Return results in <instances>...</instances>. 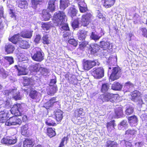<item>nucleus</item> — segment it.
<instances>
[{
	"instance_id": "f257e3e1",
	"label": "nucleus",
	"mask_w": 147,
	"mask_h": 147,
	"mask_svg": "<svg viewBox=\"0 0 147 147\" xmlns=\"http://www.w3.org/2000/svg\"><path fill=\"white\" fill-rule=\"evenodd\" d=\"M4 109L0 110V123H5V125L7 126L20 125L22 122L21 118L17 116L21 115V105L20 104L14 105L11 109V113L16 116L10 117L6 121L7 112L5 111Z\"/></svg>"
},
{
	"instance_id": "f03ea898",
	"label": "nucleus",
	"mask_w": 147,
	"mask_h": 147,
	"mask_svg": "<svg viewBox=\"0 0 147 147\" xmlns=\"http://www.w3.org/2000/svg\"><path fill=\"white\" fill-rule=\"evenodd\" d=\"M66 16L63 12L58 11L55 12L54 14L53 20L55 25L56 26H61L62 30H69V28L68 24H63Z\"/></svg>"
},
{
	"instance_id": "7ed1b4c3",
	"label": "nucleus",
	"mask_w": 147,
	"mask_h": 147,
	"mask_svg": "<svg viewBox=\"0 0 147 147\" xmlns=\"http://www.w3.org/2000/svg\"><path fill=\"white\" fill-rule=\"evenodd\" d=\"M44 54L40 48L36 47L32 49L31 57L34 61L41 62L44 59Z\"/></svg>"
},
{
	"instance_id": "20e7f679",
	"label": "nucleus",
	"mask_w": 147,
	"mask_h": 147,
	"mask_svg": "<svg viewBox=\"0 0 147 147\" xmlns=\"http://www.w3.org/2000/svg\"><path fill=\"white\" fill-rule=\"evenodd\" d=\"M112 69L111 74L110 77V79L112 81H114L118 79L121 75V69L118 67H114L109 68L108 73L110 71L111 69Z\"/></svg>"
},
{
	"instance_id": "39448f33",
	"label": "nucleus",
	"mask_w": 147,
	"mask_h": 147,
	"mask_svg": "<svg viewBox=\"0 0 147 147\" xmlns=\"http://www.w3.org/2000/svg\"><path fill=\"white\" fill-rule=\"evenodd\" d=\"M97 60H85L83 63V68L84 70L88 71L96 65H98Z\"/></svg>"
},
{
	"instance_id": "423d86ee",
	"label": "nucleus",
	"mask_w": 147,
	"mask_h": 147,
	"mask_svg": "<svg viewBox=\"0 0 147 147\" xmlns=\"http://www.w3.org/2000/svg\"><path fill=\"white\" fill-rule=\"evenodd\" d=\"M114 95L112 94L107 93L101 95L100 97L103 101H109L111 102H114L115 98Z\"/></svg>"
},
{
	"instance_id": "0eeeda50",
	"label": "nucleus",
	"mask_w": 147,
	"mask_h": 147,
	"mask_svg": "<svg viewBox=\"0 0 147 147\" xmlns=\"http://www.w3.org/2000/svg\"><path fill=\"white\" fill-rule=\"evenodd\" d=\"M14 67L18 71V76L26 75L28 73V69L27 68V67L25 65L20 66L16 65Z\"/></svg>"
},
{
	"instance_id": "6e6552de",
	"label": "nucleus",
	"mask_w": 147,
	"mask_h": 147,
	"mask_svg": "<svg viewBox=\"0 0 147 147\" xmlns=\"http://www.w3.org/2000/svg\"><path fill=\"white\" fill-rule=\"evenodd\" d=\"M92 18V15L90 13H87L85 15H83L81 21L82 25L84 26H86L88 25Z\"/></svg>"
},
{
	"instance_id": "1a4fd4ad",
	"label": "nucleus",
	"mask_w": 147,
	"mask_h": 147,
	"mask_svg": "<svg viewBox=\"0 0 147 147\" xmlns=\"http://www.w3.org/2000/svg\"><path fill=\"white\" fill-rule=\"evenodd\" d=\"M93 74L94 77L97 79L103 77L104 76V71L102 68L99 67L94 71Z\"/></svg>"
},
{
	"instance_id": "9d476101",
	"label": "nucleus",
	"mask_w": 147,
	"mask_h": 147,
	"mask_svg": "<svg viewBox=\"0 0 147 147\" xmlns=\"http://www.w3.org/2000/svg\"><path fill=\"white\" fill-rule=\"evenodd\" d=\"M87 32L84 30L80 31L78 34V42H80L82 41H84L87 35Z\"/></svg>"
},
{
	"instance_id": "9b49d317",
	"label": "nucleus",
	"mask_w": 147,
	"mask_h": 147,
	"mask_svg": "<svg viewBox=\"0 0 147 147\" xmlns=\"http://www.w3.org/2000/svg\"><path fill=\"white\" fill-rule=\"evenodd\" d=\"M12 93L11 97L16 100H20L21 97L18 91L16 88L13 89V90L11 92Z\"/></svg>"
},
{
	"instance_id": "f8f14e48",
	"label": "nucleus",
	"mask_w": 147,
	"mask_h": 147,
	"mask_svg": "<svg viewBox=\"0 0 147 147\" xmlns=\"http://www.w3.org/2000/svg\"><path fill=\"white\" fill-rule=\"evenodd\" d=\"M41 67V65L39 63H37L30 65L29 70L31 72L37 73L39 71Z\"/></svg>"
},
{
	"instance_id": "ddd939ff",
	"label": "nucleus",
	"mask_w": 147,
	"mask_h": 147,
	"mask_svg": "<svg viewBox=\"0 0 147 147\" xmlns=\"http://www.w3.org/2000/svg\"><path fill=\"white\" fill-rule=\"evenodd\" d=\"M5 51L7 53H12L14 51L15 48L14 46L11 43H7L5 47Z\"/></svg>"
},
{
	"instance_id": "4468645a",
	"label": "nucleus",
	"mask_w": 147,
	"mask_h": 147,
	"mask_svg": "<svg viewBox=\"0 0 147 147\" xmlns=\"http://www.w3.org/2000/svg\"><path fill=\"white\" fill-rule=\"evenodd\" d=\"M30 82V79L27 77H24V78L23 84L24 86H27L26 88H27L24 89L25 91L28 92L31 90V87L29 85Z\"/></svg>"
},
{
	"instance_id": "2eb2a0df",
	"label": "nucleus",
	"mask_w": 147,
	"mask_h": 147,
	"mask_svg": "<svg viewBox=\"0 0 147 147\" xmlns=\"http://www.w3.org/2000/svg\"><path fill=\"white\" fill-rule=\"evenodd\" d=\"M16 2L19 7L22 9H26L27 8L28 3L26 1L18 0Z\"/></svg>"
},
{
	"instance_id": "dca6fc26",
	"label": "nucleus",
	"mask_w": 147,
	"mask_h": 147,
	"mask_svg": "<svg viewBox=\"0 0 147 147\" xmlns=\"http://www.w3.org/2000/svg\"><path fill=\"white\" fill-rule=\"evenodd\" d=\"M32 35V32L30 31L24 30L20 33V36L24 38H30Z\"/></svg>"
},
{
	"instance_id": "f3484780",
	"label": "nucleus",
	"mask_w": 147,
	"mask_h": 147,
	"mask_svg": "<svg viewBox=\"0 0 147 147\" xmlns=\"http://www.w3.org/2000/svg\"><path fill=\"white\" fill-rule=\"evenodd\" d=\"M56 0H50L48 3L47 9L53 12L55 10V8L57 3Z\"/></svg>"
},
{
	"instance_id": "a211bd4d",
	"label": "nucleus",
	"mask_w": 147,
	"mask_h": 147,
	"mask_svg": "<svg viewBox=\"0 0 147 147\" xmlns=\"http://www.w3.org/2000/svg\"><path fill=\"white\" fill-rule=\"evenodd\" d=\"M122 107L116 108L115 109V113L117 118H120L124 116L123 111Z\"/></svg>"
},
{
	"instance_id": "6ab92c4d",
	"label": "nucleus",
	"mask_w": 147,
	"mask_h": 147,
	"mask_svg": "<svg viewBox=\"0 0 147 147\" xmlns=\"http://www.w3.org/2000/svg\"><path fill=\"white\" fill-rule=\"evenodd\" d=\"M134 88V85L130 82L125 83L124 87V90L125 92L131 91Z\"/></svg>"
},
{
	"instance_id": "aec40b11",
	"label": "nucleus",
	"mask_w": 147,
	"mask_h": 147,
	"mask_svg": "<svg viewBox=\"0 0 147 147\" xmlns=\"http://www.w3.org/2000/svg\"><path fill=\"white\" fill-rule=\"evenodd\" d=\"M90 47L91 49V53L92 54H94L97 52L100 49V46L97 44H92Z\"/></svg>"
},
{
	"instance_id": "412c9836",
	"label": "nucleus",
	"mask_w": 147,
	"mask_h": 147,
	"mask_svg": "<svg viewBox=\"0 0 147 147\" xmlns=\"http://www.w3.org/2000/svg\"><path fill=\"white\" fill-rule=\"evenodd\" d=\"M60 2V7L61 9H65L70 4L69 0H61Z\"/></svg>"
},
{
	"instance_id": "4be33fe9",
	"label": "nucleus",
	"mask_w": 147,
	"mask_h": 147,
	"mask_svg": "<svg viewBox=\"0 0 147 147\" xmlns=\"http://www.w3.org/2000/svg\"><path fill=\"white\" fill-rule=\"evenodd\" d=\"M10 100L7 99L6 97H4V100H3V102L0 105L1 108L3 107L7 108L10 107Z\"/></svg>"
},
{
	"instance_id": "5701e85b",
	"label": "nucleus",
	"mask_w": 147,
	"mask_h": 147,
	"mask_svg": "<svg viewBox=\"0 0 147 147\" xmlns=\"http://www.w3.org/2000/svg\"><path fill=\"white\" fill-rule=\"evenodd\" d=\"M117 58L115 56L111 55L107 61V62L109 65H114L116 64Z\"/></svg>"
},
{
	"instance_id": "b1692460",
	"label": "nucleus",
	"mask_w": 147,
	"mask_h": 147,
	"mask_svg": "<svg viewBox=\"0 0 147 147\" xmlns=\"http://www.w3.org/2000/svg\"><path fill=\"white\" fill-rule=\"evenodd\" d=\"M56 102L55 98H53L45 104L44 107L47 109H49Z\"/></svg>"
},
{
	"instance_id": "393cba45",
	"label": "nucleus",
	"mask_w": 147,
	"mask_h": 147,
	"mask_svg": "<svg viewBox=\"0 0 147 147\" xmlns=\"http://www.w3.org/2000/svg\"><path fill=\"white\" fill-rule=\"evenodd\" d=\"M63 112L60 110H58L55 113L56 120L58 121H61L63 117Z\"/></svg>"
},
{
	"instance_id": "a878e982",
	"label": "nucleus",
	"mask_w": 147,
	"mask_h": 147,
	"mask_svg": "<svg viewBox=\"0 0 147 147\" xmlns=\"http://www.w3.org/2000/svg\"><path fill=\"white\" fill-rule=\"evenodd\" d=\"M20 47L23 49H27L30 47L28 42L25 40L20 41L19 42Z\"/></svg>"
},
{
	"instance_id": "bb28decb",
	"label": "nucleus",
	"mask_w": 147,
	"mask_h": 147,
	"mask_svg": "<svg viewBox=\"0 0 147 147\" xmlns=\"http://www.w3.org/2000/svg\"><path fill=\"white\" fill-rule=\"evenodd\" d=\"M110 45V43L108 41H102L100 42V47L103 48L104 50L109 49Z\"/></svg>"
},
{
	"instance_id": "cd10ccee",
	"label": "nucleus",
	"mask_w": 147,
	"mask_h": 147,
	"mask_svg": "<svg viewBox=\"0 0 147 147\" xmlns=\"http://www.w3.org/2000/svg\"><path fill=\"white\" fill-rule=\"evenodd\" d=\"M42 18L45 21H47L51 17V15L47 10H43L42 11Z\"/></svg>"
},
{
	"instance_id": "c85d7f7f",
	"label": "nucleus",
	"mask_w": 147,
	"mask_h": 147,
	"mask_svg": "<svg viewBox=\"0 0 147 147\" xmlns=\"http://www.w3.org/2000/svg\"><path fill=\"white\" fill-rule=\"evenodd\" d=\"M115 2V0H105L103 5L106 8L111 7Z\"/></svg>"
},
{
	"instance_id": "c756f323",
	"label": "nucleus",
	"mask_w": 147,
	"mask_h": 147,
	"mask_svg": "<svg viewBox=\"0 0 147 147\" xmlns=\"http://www.w3.org/2000/svg\"><path fill=\"white\" fill-rule=\"evenodd\" d=\"M122 87V86L117 82H114L112 85V89L114 90H120Z\"/></svg>"
},
{
	"instance_id": "7c9ffc66",
	"label": "nucleus",
	"mask_w": 147,
	"mask_h": 147,
	"mask_svg": "<svg viewBox=\"0 0 147 147\" xmlns=\"http://www.w3.org/2000/svg\"><path fill=\"white\" fill-rule=\"evenodd\" d=\"M77 10L74 7H70L68 11V14L71 17L73 18V17L76 16Z\"/></svg>"
},
{
	"instance_id": "2f4dec72",
	"label": "nucleus",
	"mask_w": 147,
	"mask_h": 147,
	"mask_svg": "<svg viewBox=\"0 0 147 147\" xmlns=\"http://www.w3.org/2000/svg\"><path fill=\"white\" fill-rule=\"evenodd\" d=\"M115 121L113 120L107 123V128L109 131L111 132L112 130L114 128V126H116Z\"/></svg>"
},
{
	"instance_id": "473e14b6",
	"label": "nucleus",
	"mask_w": 147,
	"mask_h": 147,
	"mask_svg": "<svg viewBox=\"0 0 147 147\" xmlns=\"http://www.w3.org/2000/svg\"><path fill=\"white\" fill-rule=\"evenodd\" d=\"M90 38L96 42L99 39L100 36H99V34L98 33L96 32L95 31L91 33Z\"/></svg>"
},
{
	"instance_id": "72a5a7b5",
	"label": "nucleus",
	"mask_w": 147,
	"mask_h": 147,
	"mask_svg": "<svg viewBox=\"0 0 147 147\" xmlns=\"http://www.w3.org/2000/svg\"><path fill=\"white\" fill-rule=\"evenodd\" d=\"M34 144L31 140L27 139L24 142V147H32Z\"/></svg>"
},
{
	"instance_id": "f704fd0d",
	"label": "nucleus",
	"mask_w": 147,
	"mask_h": 147,
	"mask_svg": "<svg viewBox=\"0 0 147 147\" xmlns=\"http://www.w3.org/2000/svg\"><path fill=\"white\" fill-rule=\"evenodd\" d=\"M13 90L12 89L9 90H5L3 92H0V94L2 96L0 98H2L3 97H6L5 96H10V97H11L12 93H11V92Z\"/></svg>"
},
{
	"instance_id": "c9c22d12",
	"label": "nucleus",
	"mask_w": 147,
	"mask_h": 147,
	"mask_svg": "<svg viewBox=\"0 0 147 147\" xmlns=\"http://www.w3.org/2000/svg\"><path fill=\"white\" fill-rule=\"evenodd\" d=\"M20 37L19 34H16L9 39V40L13 43L16 44L18 41L20 40Z\"/></svg>"
},
{
	"instance_id": "e433bc0d",
	"label": "nucleus",
	"mask_w": 147,
	"mask_h": 147,
	"mask_svg": "<svg viewBox=\"0 0 147 147\" xmlns=\"http://www.w3.org/2000/svg\"><path fill=\"white\" fill-rule=\"evenodd\" d=\"M136 133V131L135 130L129 129L126 131L125 135V137L129 138L134 135Z\"/></svg>"
},
{
	"instance_id": "4c0bfd02",
	"label": "nucleus",
	"mask_w": 147,
	"mask_h": 147,
	"mask_svg": "<svg viewBox=\"0 0 147 147\" xmlns=\"http://www.w3.org/2000/svg\"><path fill=\"white\" fill-rule=\"evenodd\" d=\"M57 90V87L56 86H51L47 91L48 94L53 95Z\"/></svg>"
},
{
	"instance_id": "58836bf2",
	"label": "nucleus",
	"mask_w": 147,
	"mask_h": 147,
	"mask_svg": "<svg viewBox=\"0 0 147 147\" xmlns=\"http://www.w3.org/2000/svg\"><path fill=\"white\" fill-rule=\"evenodd\" d=\"M140 93L138 91L135 90L134 91L131 95L132 96V100L135 101L137 100L139 96H140Z\"/></svg>"
},
{
	"instance_id": "ea45409f",
	"label": "nucleus",
	"mask_w": 147,
	"mask_h": 147,
	"mask_svg": "<svg viewBox=\"0 0 147 147\" xmlns=\"http://www.w3.org/2000/svg\"><path fill=\"white\" fill-rule=\"evenodd\" d=\"M53 118L52 117H50L46 119L45 123L46 124L48 125L54 126L56 125V123L53 120Z\"/></svg>"
},
{
	"instance_id": "a19ab883",
	"label": "nucleus",
	"mask_w": 147,
	"mask_h": 147,
	"mask_svg": "<svg viewBox=\"0 0 147 147\" xmlns=\"http://www.w3.org/2000/svg\"><path fill=\"white\" fill-rule=\"evenodd\" d=\"M30 96L31 98L33 99H35L37 98L38 93L36 90H30Z\"/></svg>"
},
{
	"instance_id": "79ce46f5",
	"label": "nucleus",
	"mask_w": 147,
	"mask_h": 147,
	"mask_svg": "<svg viewBox=\"0 0 147 147\" xmlns=\"http://www.w3.org/2000/svg\"><path fill=\"white\" fill-rule=\"evenodd\" d=\"M117 144L116 142L108 141L107 142L106 147H117Z\"/></svg>"
},
{
	"instance_id": "37998d69",
	"label": "nucleus",
	"mask_w": 147,
	"mask_h": 147,
	"mask_svg": "<svg viewBox=\"0 0 147 147\" xmlns=\"http://www.w3.org/2000/svg\"><path fill=\"white\" fill-rule=\"evenodd\" d=\"M47 134L48 135L50 138H52L56 135L55 131L51 128L47 129Z\"/></svg>"
},
{
	"instance_id": "c03bdc74",
	"label": "nucleus",
	"mask_w": 147,
	"mask_h": 147,
	"mask_svg": "<svg viewBox=\"0 0 147 147\" xmlns=\"http://www.w3.org/2000/svg\"><path fill=\"white\" fill-rule=\"evenodd\" d=\"M39 72L44 76H47L49 73L48 69L41 66L40 68Z\"/></svg>"
},
{
	"instance_id": "a18cd8bd",
	"label": "nucleus",
	"mask_w": 147,
	"mask_h": 147,
	"mask_svg": "<svg viewBox=\"0 0 147 147\" xmlns=\"http://www.w3.org/2000/svg\"><path fill=\"white\" fill-rule=\"evenodd\" d=\"M52 24L50 23H42V27L44 30H48L52 26Z\"/></svg>"
},
{
	"instance_id": "49530a36",
	"label": "nucleus",
	"mask_w": 147,
	"mask_h": 147,
	"mask_svg": "<svg viewBox=\"0 0 147 147\" xmlns=\"http://www.w3.org/2000/svg\"><path fill=\"white\" fill-rule=\"evenodd\" d=\"M134 111V108L130 106H127L126 107L125 113L127 115H130Z\"/></svg>"
},
{
	"instance_id": "de8ad7c7",
	"label": "nucleus",
	"mask_w": 147,
	"mask_h": 147,
	"mask_svg": "<svg viewBox=\"0 0 147 147\" xmlns=\"http://www.w3.org/2000/svg\"><path fill=\"white\" fill-rule=\"evenodd\" d=\"M109 87L110 86L109 84L107 83L104 84L102 85L101 91L102 92H105L108 90Z\"/></svg>"
},
{
	"instance_id": "09e8293b",
	"label": "nucleus",
	"mask_w": 147,
	"mask_h": 147,
	"mask_svg": "<svg viewBox=\"0 0 147 147\" xmlns=\"http://www.w3.org/2000/svg\"><path fill=\"white\" fill-rule=\"evenodd\" d=\"M42 42L45 44L48 45L50 43V40L48 39V35H44L42 37Z\"/></svg>"
},
{
	"instance_id": "8fccbe9b",
	"label": "nucleus",
	"mask_w": 147,
	"mask_h": 147,
	"mask_svg": "<svg viewBox=\"0 0 147 147\" xmlns=\"http://www.w3.org/2000/svg\"><path fill=\"white\" fill-rule=\"evenodd\" d=\"M127 121L126 120H123L118 125V128L119 129L121 130L126 126Z\"/></svg>"
},
{
	"instance_id": "3c124183",
	"label": "nucleus",
	"mask_w": 147,
	"mask_h": 147,
	"mask_svg": "<svg viewBox=\"0 0 147 147\" xmlns=\"http://www.w3.org/2000/svg\"><path fill=\"white\" fill-rule=\"evenodd\" d=\"M140 32L141 34L144 37H147V30L144 27L140 28Z\"/></svg>"
},
{
	"instance_id": "603ef678",
	"label": "nucleus",
	"mask_w": 147,
	"mask_h": 147,
	"mask_svg": "<svg viewBox=\"0 0 147 147\" xmlns=\"http://www.w3.org/2000/svg\"><path fill=\"white\" fill-rule=\"evenodd\" d=\"M7 72L4 69L2 68L0 70V75L4 78H5L8 76Z\"/></svg>"
},
{
	"instance_id": "864d4df0",
	"label": "nucleus",
	"mask_w": 147,
	"mask_h": 147,
	"mask_svg": "<svg viewBox=\"0 0 147 147\" xmlns=\"http://www.w3.org/2000/svg\"><path fill=\"white\" fill-rule=\"evenodd\" d=\"M28 128V126L27 125H25L22 127V133L23 135H26L27 133Z\"/></svg>"
},
{
	"instance_id": "5fc2aeb1",
	"label": "nucleus",
	"mask_w": 147,
	"mask_h": 147,
	"mask_svg": "<svg viewBox=\"0 0 147 147\" xmlns=\"http://www.w3.org/2000/svg\"><path fill=\"white\" fill-rule=\"evenodd\" d=\"M79 25V21L78 19L75 20L72 23V26L74 29L78 28Z\"/></svg>"
},
{
	"instance_id": "6e6d98bb",
	"label": "nucleus",
	"mask_w": 147,
	"mask_h": 147,
	"mask_svg": "<svg viewBox=\"0 0 147 147\" xmlns=\"http://www.w3.org/2000/svg\"><path fill=\"white\" fill-rule=\"evenodd\" d=\"M4 59L8 61L9 65H11L14 63L13 59L12 57H5Z\"/></svg>"
},
{
	"instance_id": "4d7b16f0",
	"label": "nucleus",
	"mask_w": 147,
	"mask_h": 147,
	"mask_svg": "<svg viewBox=\"0 0 147 147\" xmlns=\"http://www.w3.org/2000/svg\"><path fill=\"white\" fill-rule=\"evenodd\" d=\"M8 140V144H14L16 143L17 141V139L16 138H13L10 137H9Z\"/></svg>"
},
{
	"instance_id": "13d9d810",
	"label": "nucleus",
	"mask_w": 147,
	"mask_h": 147,
	"mask_svg": "<svg viewBox=\"0 0 147 147\" xmlns=\"http://www.w3.org/2000/svg\"><path fill=\"white\" fill-rule=\"evenodd\" d=\"M68 43L73 45L74 47H76L78 45L77 41L74 39H70L68 40Z\"/></svg>"
},
{
	"instance_id": "bf43d9fd",
	"label": "nucleus",
	"mask_w": 147,
	"mask_h": 147,
	"mask_svg": "<svg viewBox=\"0 0 147 147\" xmlns=\"http://www.w3.org/2000/svg\"><path fill=\"white\" fill-rule=\"evenodd\" d=\"M121 144H125L126 147H132L131 143L128 141L125 140H123L121 141Z\"/></svg>"
},
{
	"instance_id": "052dcab7",
	"label": "nucleus",
	"mask_w": 147,
	"mask_h": 147,
	"mask_svg": "<svg viewBox=\"0 0 147 147\" xmlns=\"http://www.w3.org/2000/svg\"><path fill=\"white\" fill-rule=\"evenodd\" d=\"M41 2L39 0H32L31 2L33 7L35 8L36 5L39 4Z\"/></svg>"
},
{
	"instance_id": "680f3d73",
	"label": "nucleus",
	"mask_w": 147,
	"mask_h": 147,
	"mask_svg": "<svg viewBox=\"0 0 147 147\" xmlns=\"http://www.w3.org/2000/svg\"><path fill=\"white\" fill-rule=\"evenodd\" d=\"M83 110L82 108L78 109L75 111V113L78 116H80L83 114Z\"/></svg>"
},
{
	"instance_id": "e2e57ef3",
	"label": "nucleus",
	"mask_w": 147,
	"mask_h": 147,
	"mask_svg": "<svg viewBox=\"0 0 147 147\" xmlns=\"http://www.w3.org/2000/svg\"><path fill=\"white\" fill-rule=\"evenodd\" d=\"M9 137H4L2 138L1 141V142L3 144H8V139Z\"/></svg>"
},
{
	"instance_id": "0e129e2a",
	"label": "nucleus",
	"mask_w": 147,
	"mask_h": 147,
	"mask_svg": "<svg viewBox=\"0 0 147 147\" xmlns=\"http://www.w3.org/2000/svg\"><path fill=\"white\" fill-rule=\"evenodd\" d=\"M41 38L40 35H36L34 37V42L36 44L38 43L41 39Z\"/></svg>"
},
{
	"instance_id": "69168bd1",
	"label": "nucleus",
	"mask_w": 147,
	"mask_h": 147,
	"mask_svg": "<svg viewBox=\"0 0 147 147\" xmlns=\"http://www.w3.org/2000/svg\"><path fill=\"white\" fill-rule=\"evenodd\" d=\"M137 118H134V119L130 121L129 122L131 126H135L137 125Z\"/></svg>"
},
{
	"instance_id": "338daca9",
	"label": "nucleus",
	"mask_w": 147,
	"mask_h": 147,
	"mask_svg": "<svg viewBox=\"0 0 147 147\" xmlns=\"http://www.w3.org/2000/svg\"><path fill=\"white\" fill-rule=\"evenodd\" d=\"M71 32L69 31V30H68L67 31L65 32L63 35V36L64 38H67L68 37H68L71 36Z\"/></svg>"
},
{
	"instance_id": "774afa93",
	"label": "nucleus",
	"mask_w": 147,
	"mask_h": 147,
	"mask_svg": "<svg viewBox=\"0 0 147 147\" xmlns=\"http://www.w3.org/2000/svg\"><path fill=\"white\" fill-rule=\"evenodd\" d=\"M78 4L79 8L81 7H85L86 6V4L84 2V0L83 1L78 2Z\"/></svg>"
}]
</instances>
